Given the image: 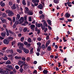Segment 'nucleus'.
<instances>
[{
	"label": "nucleus",
	"mask_w": 74,
	"mask_h": 74,
	"mask_svg": "<svg viewBox=\"0 0 74 74\" xmlns=\"http://www.w3.org/2000/svg\"><path fill=\"white\" fill-rule=\"evenodd\" d=\"M45 26L46 27H48V25L46 22H44L43 23V25L42 27V30H44V29H45Z\"/></svg>",
	"instance_id": "f257e3e1"
},
{
	"label": "nucleus",
	"mask_w": 74,
	"mask_h": 74,
	"mask_svg": "<svg viewBox=\"0 0 74 74\" xmlns=\"http://www.w3.org/2000/svg\"><path fill=\"white\" fill-rule=\"evenodd\" d=\"M3 43H4V44H7V45H8L9 42H10V41H9V40L8 39H4L3 40Z\"/></svg>",
	"instance_id": "f03ea898"
},
{
	"label": "nucleus",
	"mask_w": 74,
	"mask_h": 74,
	"mask_svg": "<svg viewBox=\"0 0 74 74\" xmlns=\"http://www.w3.org/2000/svg\"><path fill=\"white\" fill-rule=\"evenodd\" d=\"M27 13L28 14V15H33V12L32 10H29Z\"/></svg>",
	"instance_id": "7ed1b4c3"
},
{
	"label": "nucleus",
	"mask_w": 74,
	"mask_h": 74,
	"mask_svg": "<svg viewBox=\"0 0 74 74\" xmlns=\"http://www.w3.org/2000/svg\"><path fill=\"white\" fill-rule=\"evenodd\" d=\"M0 19L3 23H5L6 24H7V21H6L5 19H4L3 18H1Z\"/></svg>",
	"instance_id": "20e7f679"
},
{
	"label": "nucleus",
	"mask_w": 74,
	"mask_h": 74,
	"mask_svg": "<svg viewBox=\"0 0 74 74\" xmlns=\"http://www.w3.org/2000/svg\"><path fill=\"white\" fill-rule=\"evenodd\" d=\"M0 19L3 23H5L6 24H7V21H6L5 19H4L3 18H1Z\"/></svg>",
	"instance_id": "39448f33"
},
{
	"label": "nucleus",
	"mask_w": 74,
	"mask_h": 74,
	"mask_svg": "<svg viewBox=\"0 0 74 74\" xmlns=\"http://www.w3.org/2000/svg\"><path fill=\"white\" fill-rule=\"evenodd\" d=\"M0 19L3 23H5L6 24H7V21H6L5 19H4L3 18H1Z\"/></svg>",
	"instance_id": "423d86ee"
},
{
	"label": "nucleus",
	"mask_w": 74,
	"mask_h": 74,
	"mask_svg": "<svg viewBox=\"0 0 74 74\" xmlns=\"http://www.w3.org/2000/svg\"><path fill=\"white\" fill-rule=\"evenodd\" d=\"M23 51L25 53H29V50L26 48L23 49Z\"/></svg>",
	"instance_id": "0eeeda50"
},
{
	"label": "nucleus",
	"mask_w": 74,
	"mask_h": 74,
	"mask_svg": "<svg viewBox=\"0 0 74 74\" xmlns=\"http://www.w3.org/2000/svg\"><path fill=\"white\" fill-rule=\"evenodd\" d=\"M38 8H40V10H42V8H43V5H42L40 4L38 5Z\"/></svg>",
	"instance_id": "6e6552de"
},
{
	"label": "nucleus",
	"mask_w": 74,
	"mask_h": 74,
	"mask_svg": "<svg viewBox=\"0 0 74 74\" xmlns=\"http://www.w3.org/2000/svg\"><path fill=\"white\" fill-rule=\"evenodd\" d=\"M27 65L26 64H22L21 65V67H22L23 66V68L24 69H27Z\"/></svg>",
	"instance_id": "1a4fd4ad"
},
{
	"label": "nucleus",
	"mask_w": 74,
	"mask_h": 74,
	"mask_svg": "<svg viewBox=\"0 0 74 74\" xmlns=\"http://www.w3.org/2000/svg\"><path fill=\"white\" fill-rule=\"evenodd\" d=\"M1 36L3 37H5V36H6V32L5 31L3 32H2L1 33Z\"/></svg>",
	"instance_id": "9d476101"
},
{
	"label": "nucleus",
	"mask_w": 74,
	"mask_h": 74,
	"mask_svg": "<svg viewBox=\"0 0 74 74\" xmlns=\"http://www.w3.org/2000/svg\"><path fill=\"white\" fill-rule=\"evenodd\" d=\"M7 68L10 69V70H13V67L11 65H8L7 66Z\"/></svg>",
	"instance_id": "9b49d317"
},
{
	"label": "nucleus",
	"mask_w": 74,
	"mask_h": 74,
	"mask_svg": "<svg viewBox=\"0 0 74 74\" xmlns=\"http://www.w3.org/2000/svg\"><path fill=\"white\" fill-rule=\"evenodd\" d=\"M10 16H12L13 15H14V14L13 12L12 11H10L9 12V13L8 14Z\"/></svg>",
	"instance_id": "f8f14e48"
},
{
	"label": "nucleus",
	"mask_w": 74,
	"mask_h": 74,
	"mask_svg": "<svg viewBox=\"0 0 74 74\" xmlns=\"http://www.w3.org/2000/svg\"><path fill=\"white\" fill-rule=\"evenodd\" d=\"M14 58L16 59H17V60H21L22 58V57L21 56H15L14 57Z\"/></svg>",
	"instance_id": "ddd939ff"
},
{
	"label": "nucleus",
	"mask_w": 74,
	"mask_h": 74,
	"mask_svg": "<svg viewBox=\"0 0 74 74\" xmlns=\"http://www.w3.org/2000/svg\"><path fill=\"white\" fill-rule=\"evenodd\" d=\"M16 18L17 21H18L19 18H20V14H18Z\"/></svg>",
	"instance_id": "4468645a"
},
{
	"label": "nucleus",
	"mask_w": 74,
	"mask_h": 74,
	"mask_svg": "<svg viewBox=\"0 0 74 74\" xmlns=\"http://www.w3.org/2000/svg\"><path fill=\"white\" fill-rule=\"evenodd\" d=\"M25 14H27V13L29 11V8L27 7H26L25 8Z\"/></svg>",
	"instance_id": "2eb2a0df"
},
{
	"label": "nucleus",
	"mask_w": 74,
	"mask_h": 74,
	"mask_svg": "<svg viewBox=\"0 0 74 74\" xmlns=\"http://www.w3.org/2000/svg\"><path fill=\"white\" fill-rule=\"evenodd\" d=\"M11 8L12 10H15L16 9V6H15V4H14L11 7Z\"/></svg>",
	"instance_id": "dca6fc26"
},
{
	"label": "nucleus",
	"mask_w": 74,
	"mask_h": 74,
	"mask_svg": "<svg viewBox=\"0 0 74 74\" xmlns=\"http://www.w3.org/2000/svg\"><path fill=\"white\" fill-rule=\"evenodd\" d=\"M48 73V71L47 70H44L43 71V73L44 74H47Z\"/></svg>",
	"instance_id": "f3484780"
},
{
	"label": "nucleus",
	"mask_w": 74,
	"mask_h": 74,
	"mask_svg": "<svg viewBox=\"0 0 74 74\" xmlns=\"http://www.w3.org/2000/svg\"><path fill=\"white\" fill-rule=\"evenodd\" d=\"M2 16L3 18H6L7 16V15L5 13H3L2 14Z\"/></svg>",
	"instance_id": "a211bd4d"
},
{
	"label": "nucleus",
	"mask_w": 74,
	"mask_h": 74,
	"mask_svg": "<svg viewBox=\"0 0 74 74\" xmlns=\"http://www.w3.org/2000/svg\"><path fill=\"white\" fill-rule=\"evenodd\" d=\"M65 15V17H66V18H69L70 16V14H68V13H66Z\"/></svg>",
	"instance_id": "6ab92c4d"
},
{
	"label": "nucleus",
	"mask_w": 74,
	"mask_h": 74,
	"mask_svg": "<svg viewBox=\"0 0 74 74\" xmlns=\"http://www.w3.org/2000/svg\"><path fill=\"white\" fill-rule=\"evenodd\" d=\"M17 45L18 46L20 45L19 47H21L22 46H23V43H22L21 42H19L18 43Z\"/></svg>",
	"instance_id": "aec40b11"
},
{
	"label": "nucleus",
	"mask_w": 74,
	"mask_h": 74,
	"mask_svg": "<svg viewBox=\"0 0 74 74\" xmlns=\"http://www.w3.org/2000/svg\"><path fill=\"white\" fill-rule=\"evenodd\" d=\"M6 31V36H8L9 35H10V34L9 33V32L8 30V29H5Z\"/></svg>",
	"instance_id": "412c9836"
},
{
	"label": "nucleus",
	"mask_w": 74,
	"mask_h": 74,
	"mask_svg": "<svg viewBox=\"0 0 74 74\" xmlns=\"http://www.w3.org/2000/svg\"><path fill=\"white\" fill-rule=\"evenodd\" d=\"M11 61L10 60H8L5 63V64H11Z\"/></svg>",
	"instance_id": "4be33fe9"
},
{
	"label": "nucleus",
	"mask_w": 74,
	"mask_h": 74,
	"mask_svg": "<svg viewBox=\"0 0 74 74\" xmlns=\"http://www.w3.org/2000/svg\"><path fill=\"white\" fill-rule=\"evenodd\" d=\"M47 22H48L49 25H52V24H51V20H47Z\"/></svg>",
	"instance_id": "5701e85b"
},
{
	"label": "nucleus",
	"mask_w": 74,
	"mask_h": 74,
	"mask_svg": "<svg viewBox=\"0 0 74 74\" xmlns=\"http://www.w3.org/2000/svg\"><path fill=\"white\" fill-rule=\"evenodd\" d=\"M53 2L56 4H58L59 3V0H53Z\"/></svg>",
	"instance_id": "b1692460"
},
{
	"label": "nucleus",
	"mask_w": 74,
	"mask_h": 74,
	"mask_svg": "<svg viewBox=\"0 0 74 74\" xmlns=\"http://www.w3.org/2000/svg\"><path fill=\"white\" fill-rule=\"evenodd\" d=\"M22 61L21 60H19L18 61V64L19 66H21L22 64Z\"/></svg>",
	"instance_id": "393cba45"
},
{
	"label": "nucleus",
	"mask_w": 74,
	"mask_h": 74,
	"mask_svg": "<svg viewBox=\"0 0 74 74\" xmlns=\"http://www.w3.org/2000/svg\"><path fill=\"white\" fill-rule=\"evenodd\" d=\"M27 30V27H25L23 29V31L24 32H26Z\"/></svg>",
	"instance_id": "a878e982"
},
{
	"label": "nucleus",
	"mask_w": 74,
	"mask_h": 74,
	"mask_svg": "<svg viewBox=\"0 0 74 74\" xmlns=\"http://www.w3.org/2000/svg\"><path fill=\"white\" fill-rule=\"evenodd\" d=\"M17 51L20 53H21L22 52V51L21 50H20L19 49H17Z\"/></svg>",
	"instance_id": "bb28decb"
},
{
	"label": "nucleus",
	"mask_w": 74,
	"mask_h": 74,
	"mask_svg": "<svg viewBox=\"0 0 74 74\" xmlns=\"http://www.w3.org/2000/svg\"><path fill=\"white\" fill-rule=\"evenodd\" d=\"M20 72L22 73L23 72V69L22 68V67H21V66H20Z\"/></svg>",
	"instance_id": "cd10ccee"
},
{
	"label": "nucleus",
	"mask_w": 74,
	"mask_h": 74,
	"mask_svg": "<svg viewBox=\"0 0 74 74\" xmlns=\"http://www.w3.org/2000/svg\"><path fill=\"white\" fill-rule=\"evenodd\" d=\"M47 50L48 51H50L51 50V47L50 46H48L47 48Z\"/></svg>",
	"instance_id": "c85d7f7f"
},
{
	"label": "nucleus",
	"mask_w": 74,
	"mask_h": 74,
	"mask_svg": "<svg viewBox=\"0 0 74 74\" xmlns=\"http://www.w3.org/2000/svg\"><path fill=\"white\" fill-rule=\"evenodd\" d=\"M40 18H42L43 19H44L45 18V16L43 14H42V15L40 16Z\"/></svg>",
	"instance_id": "c756f323"
},
{
	"label": "nucleus",
	"mask_w": 74,
	"mask_h": 74,
	"mask_svg": "<svg viewBox=\"0 0 74 74\" xmlns=\"http://www.w3.org/2000/svg\"><path fill=\"white\" fill-rule=\"evenodd\" d=\"M8 51L10 53H14V52H13V50L12 49L9 50Z\"/></svg>",
	"instance_id": "7c9ffc66"
},
{
	"label": "nucleus",
	"mask_w": 74,
	"mask_h": 74,
	"mask_svg": "<svg viewBox=\"0 0 74 74\" xmlns=\"http://www.w3.org/2000/svg\"><path fill=\"white\" fill-rule=\"evenodd\" d=\"M22 4L24 5H26V3H25V0H23L22 1Z\"/></svg>",
	"instance_id": "2f4dec72"
},
{
	"label": "nucleus",
	"mask_w": 74,
	"mask_h": 74,
	"mask_svg": "<svg viewBox=\"0 0 74 74\" xmlns=\"http://www.w3.org/2000/svg\"><path fill=\"white\" fill-rule=\"evenodd\" d=\"M4 72L5 73V74H8L9 73V72L7 70H4Z\"/></svg>",
	"instance_id": "473e14b6"
},
{
	"label": "nucleus",
	"mask_w": 74,
	"mask_h": 74,
	"mask_svg": "<svg viewBox=\"0 0 74 74\" xmlns=\"http://www.w3.org/2000/svg\"><path fill=\"white\" fill-rule=\"evenodd\" d=\"M0 4L1 7H4V6H5V3H0Z\"/></svg>",
	"instance_id": "72a5a7b5"
},
{
	"label": "nucleus",
	"mask_w": 74,
	"mask_h": 74,
	"mask_svg": "<svg viewBox=\"0 0 74 74\" xmlns=\"http://www.w3.org/2000/svg\"><path fill=\"white\" fill-rule=\"evenodd\" d=\"M45 51L44 52V51H42V52L40 53V55L41 56H42L43 55H44L45 54Z\"/></svg>",
	"instance_id": "f704fd0d"
},
{
	"label": "nucleus",
	"mask_w": 74,
	"mask_h": 74,
	"mask_svg": "<svg viewBox=\"0 0 74 74\" xmlns=\"http://www.w3.org/2000/svg\"><path fill=\"white\" fill-rule=\"evenodd\" d=\"M28 42L30 43V42H32V40L31 38H29L28 39Z\"/></svg>",
	"instance_id": "c9c22d12"
},
{
	"label": "nucleus",
	"mask_w": 74,
	"mask_h": 74,
	"mask_svg": "<svg viewBox=\"0 0 74 74\" xmlns=\"http://www.w3.org/2000/svg\"><path fill=\"white\" fill-rule=\"evenodd\" d=\"M3 58V60H7L8 59V58L6 56H5V57Z\"/></svg>",
	"instance_id": "e433bc0d"
},
{
	"label": "nucleus",
	"mask_w": 74,
	"mask_h": 74,
	"mask_svg": "<svg viewBox=\"0 0 74 74\" xmlns=\"http://www.w3.org/2000/svg\"><path fill=\"white\" fill-rule=\"evenodd\" d=\"M19 48H20V49H21V50H23V49H24V48H23V46H19Z\"/></svg>",
	"instance_id": "4c0bfd02"
},
{
	"label": "nucleus",
	"mask_w": 74,
	"mask_h": 74,
	"mask_svg": "<svg viewBox=\"0 0 74 74\" xmlns=\"http://www.w3.org/2000/svg\"><path fill=\"white\" fill-rule=\"evenodd\" d=\"M41 48L43 49H45V45H44L42 44L41 45Z\"/></svg>",
	"instance_id": "58836bf2"
},
{
	"label": "nucleus",
	"mask_w": 74,
	"mask_h": 74,
	"mask_svg": "<svg viewBox=\"0 0 74 74\" xmlns=\"http://www.w3.org/2000/svg\"><path fill=\"white\" fill-rule=\"evenodd\" d=\"M24 37H22L21 38L20 40L21 42H23L24 41Z\"/></svg>",
	"instance_id": "ea45409f"
},
{
	"label": "nucleus",
	"mask_w": 74,
	"mask_h": 74,
	"mask_svg": "<svg viewBox=\"0 0 74 74\" xmlns=\"http://www.w3.org/2000/svg\"><path fill=\"white\" fill-rule=\"evenodd\" d=\"M8 31L10 33V34H12V35L14 34V33L12 32V31L11 30H9Z\"/></svg>",
	"instance_id": "a19ab883"
},
{
	"label": "nucleus",
	"mask_w": 74,
	"mask_h": 74,
	"mask_svg": "<svg viewBox=\"0 0 74 74\" xmlns=\"http://www.w3.org/2000/svg\"><path fill=\"white\" fill-rule=\"evenodd\" d=\"M21 59L22 60H23V61H26V58L25 57H22Z\"/></svg>",
	"instance_id": "79ce46f5"
},
{
	"label": "nucleus",
	"mask_w": 74,
	"mask_h": 74,
	"mask_svg": "<svg viewBox=\"0 0 74 74\" xmlns=\"http://www.w3.org/2000/svg\"><path fill=\"white\" fill-rule=\"evenodd\" d=\"M36 27L35 26V25L32 24L31 25V28H35V27Z\"/></svg>",
	"instance_id": "37998d69"
},
{
	"label": "nucleus",
	"mask_w": 74,
	"mask_h": 74,
	"mask_svg": "<svg viewBox=\"0 0 74 74\" xmlns=\"http://www.w3.org/2000/svg\"><path fill=\"white\" fill-rule=\"evenodd\" d=\"M12 21H13V22L14 23L15 22V16H14L13 17Z\"/></svg>",
	"instance_id": "c03bdc74"
},
{
	"label": "nucleus",
	"mask_w": 74,
	"mask_h": 74,
	"mask_svg": "<svg viewBox=\"0 0 74 74\" xmlns=\"http://www.w3.org/2000/svg\"><path fill=\"white\" fill-rule=\"evenodd\" d=\"M41 69H42V67L41 66H39L38 67V69L39 70H40V71H41Z\"/></svg>",
	"instance_id": "a18cd8bd"
},
{
	"label": "nucleus",
	"mask_w": 74,
	"mask_h": 74,
	"mask_svg": "<svg viewBox=\"0 0 74 74\" xmlns=\"http://www.w3.org/2000/svg\"><path fill=\"white\" fill-rule=\"evenodd\" d=\"M24 25H25V26H26V24H28V23H28V22H27V21H25L24 22Z\"/></svg>",
	"instance_id": "49530a36"
},
{
	"label": "nucleus",
	"mask_w": 74,
	"mask_h": 74,
	"mask_svg": "<svg viewBox=\"0 0 74 74\" xmlns=\"http://www.w3.org/2000/svg\"><path fill=\"white\" fill-rule=\"evenodd\" d=\"M31 46V44L30 43H27V44L26 46H27V47H30V46Z\"/></svg>",
	"instance_id": "de8ad7c7"
},
{
	"label": "nucleus",
	"mask_w": 74,
	"mask_h": 74,
	"mask_svg": "<svg viewBox=\"0 0 74 74\" xmlns=\"http://www.w3.org/2000/svg\"><path fill=\"white\" fill-rule=\"evenodd\" d=\"M9 4L10 5H12V2L11 1H9Z\"/></svg>",
	"instance_id": "09e8293b"
},
{
	"label": "nucleus",
	"mask_w": 74,
	"mask_h": 74,
	"mask_svg": "<svg viewBox=\"0 0 74 74\" xmlns=\"http://www.w3.org/2000/svg\"><path fill=\"white\" fill-rule=\"evenodd\" d=\"M15 42H16L15 41H13V42H12V46L14 45L15 44Z\"/></svg>",
	"instance_id": "8fccbe9b"
},
{
	"label": "nucleus",
	"mask_w": 74,
	"mask_h": 74,
	"mask_svg": "<svg viewBox=\"0 0 74 74\" xmlns=\"http://www.w3.org/2000/svg\"><path fill=\"white\" fill-rule=\"evenodd\" d=\"M49 35H47L46 37V38L47 40H49Z\"/></svg>",
	"instance_id": "3c124183"
},
{
	"label": "nucleus",
	"mask_w": 74,
	"mask_h": 74,
	"mask_svg": "<svg viewBox=\"0 0 74 74\" xmlns=\"http://www.w3.org/2000/svg\"><path fill=\"white\" fill-rule=\"evenodd\" d=\"M37 45L38 46H40L41 45V43L40 42H38L37 43Z\"/></svg>",
	"instance_id": "603ef678"
},
{
	"label": "nucleus",
	"mask_w": 74,
	"mask_h": 74,
	"mask_svg": "<svg viewBox=\"0 0 74 74\" xmlns=\"http://www.w3.org/2000/svg\"><path fill=\"white\" fill-rule=\"evenodd\" d=\"M33 74H37V70H35L34 71V72L33 73Z\"/></svg>",
	"instance_id": "864d4df0"
},
{
	"label": "nucleus",
	"mask_w": 74,
	"mask_h": 74,
	"mask_svg": "<svg viewBox=\"0 0 74 74\" xmlns=\"http://www.w3.org/2000/svg\"><path fill=\"white\" fill-rule=\"evenodd\" d=\"M48 28L49 30H52V27L49 25H48Z\"/></svg>",
	"instance_id": "5fc2aeb1"
},
{
	"label": "nucleus",
	"mask_w": 74,
	"mask_h": 74,
	"mask_svg": "<svg viewBox=\"0 0 74 74\" xmlns=\"http://www.w3.org/2000/svg\"><path fill=\"white\" fill-rule=\"evenodd\" d=\"M28 43V42H27L26 41H25L24 42V45H27Z\"/></svg>",
	"instance_id": "6e6d98bb"
},
{
	"label": "nucleus",
	"mask_w": 74,
	"mask_h": 74,
	"mask_svg": "<svg viewBox=\"0 0 74 74\" xmlns=\"http://www.w3.org/2000/svg\"><path fill=\"white\" fill-rule=\"evenodd\" d=\"M43 12H42V10H40L39 12V14L41 15V14H42Z\"/></svg>",
	"instance_id": "4d7b16f0"
},
{
	"label": "nucleus",
	"mask_w": 74,
	"mask_h": 74,
	"mask_svg": "<svg viewBox=\"0 0 74 74\" xmlns=\"http://www.w3.org/2000/svg\"><path fill=\"white\" fill-rule=\"evenodd\" d=\"M37 34H39L40 33V29H38V30L37 31Z\"/></svg>",
	"instance_id": "13d9d810"
},
{
	"label": "nucleus",
	"mask_w": 74,
	"mask_h": 74,
	"mask_svg": "<svg viewBox=\"0 0 74 74\" xmlns=\"http://www.w3.org/2000/svg\"><path fill=\"white\" fill-rule=\"evenodd\" d=\"M7 19H8V20H9V21H12L11 18L10 17H8Z\"/></svg>",
	"instance_id": "bf43d9fd"
},
{
	"label": "nucleus",
	"mask_w": 74,
	"mask_h": 74,
	"mask_svg": "<svg viewBox=\"0 0 74 74\" xmlns=\"http://www.w3.org/2000/svg\"><path fill=\"white\" fill-rule=\"evenodd\" d=\"M22 64H25L26 63V62L25 61H22Z\"/></svg>",
	"instance_id": "052dcab7"
},
{
	"label": "nucleus",
	"mask_w": 74,
	"mask_h": 74,
	"mask_svg": "<svg viewBox=\"0 0 74 74\" xmlns=\"http://www.w3.org/2000/svg\"><path fill=\"white\" fill-rule=\"evenodd\" d=\"M19 66L18 65H16L15 66V68L16 69V70H18L19 69Z\"/></svg>",
	"instance_id": "680f3d73"
},
{
	"label": "nucleus",
	"mask_w": 74,
	"mask_h": 74,
	"mask_svg": "<svg viewBox=\"0 0 74 74\" xmlns=\"http://www.w3.org/2000/svg\"><path fill=\"white\" fill-rule=\"evenodd\" d=\"M30 60V58L29 57H27L26 59V61H29Z\"/></svg>",
	"instance_id": "e2e57ef3"
},
{
	"label": "nucleus",
	"mask_w": 74,
	"mask_h": 74,
	"mask_svg": "<svg viewBox=\"0 0 74 74\" xmlns=\"http://www.w3.org/2000/svg\"><path fill=\"white\" fill-rule=\"evenodd\" d=\"M50 41H51V40H48L47 42L46 43L49 45V43H50Z\"/></svg>",
	"instance_id": "0e129e2a"
},
{
	"label": "nucleus",
	"mask_w": 74,
	"mask_h": 74,
	"mask_svg": "<svg viewBox=\"0 0 74 74\" xmlns=\"http://www.w3.org/2000/svg\"><path fill=\"white\" fill-rule=\"evenodd\" d=\"M18 36L19 37H21L22 36V34H18Z\"/></svg>",
	"instance_id": "69168bd1"
},
{
	"label": "nucleus",
	"mask_w": 74,
	"mask_h": 74,
	"mask_svg": "<svg viewBox=\"0 0 74 74\" xmlns=\"http://www.w3.org/2000/svg\"><path fill=\"white\" fill-rule=\"evenodd\" d=\"M37 40L38 41H41V38L40 37H39L37 38Z\"/></svg>",
	"instance_id": "338daca9"
},
{
	"label": "nucleus",
	"mask_w": 74,
	"mask_h": 74,
	"mask_svg": "<svg viewBox=\"0 0 74 74\" xmlns=\"http://www.w3.org/2000/svg\"><path fill=\"white\" fill-rule=\"evenodd\" d=\"M59 19L60 21H63L64 20V18L62 17V18H60Z\"/></svg>",
	"instance_id": "774afa93"
}]
</instances>
